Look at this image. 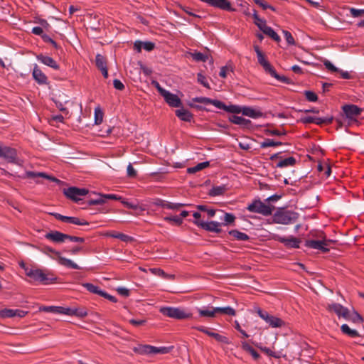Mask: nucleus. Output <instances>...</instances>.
I'll list each match as a JSON object with an SVG mask.
<instances>
[{"label":"nucleus","instance_id":"f257e3e1","mask_svg":"<svg viewBox=\"0 0 364 364\" xmlns=\"http://www.w3.org/2000/svg\"><path fill=\"white\" fill-rule=\"evenodd\" d=\"M187 105L192 108L199 111L210 112V110L205 105H213L218 109H223L231 114H240L252 119L266 117L267 114L261 111L258 107L250 106H241L237 105H226L223 102L218 100H213L205 97H196L187 102Z\"/></svg>","mask_w":364,"mask_h":364},{"label":"nucleus","instance_id":"f03ea898","mask_svg":"<svg viewBox=\"0 0 364 364\" xmlns=\"http://www.w3.org/2000/svg\"><path fill=\"white\" fill-rule=\"evenodd\" d=\"M22 267L25 269L26 275L36 282H39L43 284H48L55 282L57 277H48L41 269H29L25 268V265L22 263Z\"/></svg>","mask_w":364,"mask_h":364},{"label":"nucleus","instance_id":"7ed1b4c3","mask_svg":"<svg viewBox=\"0 0 364 364\" xmlns=\"http://www.w3.org/2000/svg\"><path fill=\"white\" fill-rule=\"evenodd\" d=\"M343 115L348 120V125L357 124L358 122L357 118L361 114L363 109L357 105L351 104H346L341 107Z\"/></svg>","mask_w":364,"mask_h":364},{"label":"nucleus","instance_id":"20e7f679","mask_svg":"<svg viewBox=\"0 0 364 364\" xmlns=\"http://www.w3.org/2000/svg\"><path fill=\"white\" fill-rule=\"evenodd\" d=\"M274 208V206L265 204L259 198L253 200L247 207V210L250 212L259 213L264 216L272 215Z\"/></svg>","mask_w":364,"mask_h":364},{"label":"nucleus","instance_id":"39448f33","mask_svg":"<svg viewBox=\"0 0 364 364\" xmlns=\"http://www.w3.org/2000/svg\"><path fill=\"white\" fill-rule=\"evenodd\" d=\"M160 313L165 316L178 320L189 318L192 316L191 313L186 312L184 309L177 307H161Z\"/></svg>","mask_w":364,"mask_h":364},{"label":"nucleus","instance_id":"423d86ee","mask_svg":"<svg viewBox=\"0 0 364 364\" xmlns=\"http://www.w3.org/2000/svg\"><path fill=\"white\" fill-rule=\"evenodd\" d=\"M299 218V213L291 210H279L273 217L276 223L287 225L293 223Z\"/></svg>","mask_w":364,"mask_h":364},{"label":"nucleus","instance_id":"0eeeda50","mask_svg":"<svg viewBox=\"0 0 364 364\" xmlns=\"http://www.w3.org/2000/svg\"><path fill=\"white\" fill-rule=\"evenodd\" d=\"M41 252L46 255H49L50 253L54 254L57 257L58 262L64 267L74 269H80L81 268L72 260L63 257L60 255V252L55 250V249L49 247V246H43L41 249Z\"/></svg>","mask_w":364,"mask_h":364},{"label":"nucleus","instance_id":"6e6552de","mask_svg":"<svg viewBox=\"0 0 364 364\" xmlns=\"http://www.w3.org/2000/svg\"><path fill=\"white\" fill-rule=\"evenodd\" d=\"M255 50L257 53L258 63L263 67L267 73H268L272 77L281 80L282 81H285L286 78L284 77H280L276 73L274 68L270 65V63L265 59V57L262 52L260 50L259 46H255L254 47Z\"/></svg>","mask_w":364,"mask_h":364},{"label":"nucleus","instance_id":"1a4fd4ad","mask_svg":"<svg viewBox=\"0 0 364 364\" xmlns=\"http://www.w3.org/2000/svg\"><path fill=\"white\" fill-rule=\"evenodd\" d=\"M259 316L264 320L271 327L279 328L284 326L285 322L281 318L270 315L267 311L258 309L257 311Z\"/></svg>","mask_w":364,"mask_h":364},{"label":"nucleus","instance_id":"9d476101","mask_svg":"<svg viewBox=\"0 0 364 364\" xmlns=\"http://www.w3.org/2000/svg\"><path fill=\"white\" fill-rule=\"evenodd\" d=\"M63 193L68 198L75 203H79L81 200L79 197L87 195L88 193V190L86 188H79L77 187L72 186L68 188H64Z\"/></svg>","mask_w":364,"mask_h":364},{"label":"nucleus","instance_id":"9b49d317","mask_svg":"<svg viewBox=\"0 0 364 364\" xmlns=\"http://www.w3.org/2000/svg\"><path fill=\"white\" fill-rule=\"evenodd\" d=\"M192 223L208 232L219 234L223 231L220 228L222 223L217 221L204 222L203 220H192Z\"/></svg>","mask_w":364,"mask_h":364},{"label":"nucleus","instance_id":"f8f14e48","mask_svg":"<svg viewBox=\"0 0 364 364\" xmlns=\"http://www.w3.org/2000/svg\"><path fill=\"white\" fill-rule=\"evenodd\" d=\"M0 158H3L9 163H16L17 160V151L10 146H4L0 142Z\"/></svg>","mask_w":364,"mask_h":364},{"label":"nucleus","instance_id":"ddd939ff","mask_svg":"<svg viewBox=\"0 0 364 364\" xmlns=\"http://www.w3.org/2000/svg\"><path fill=\"white\" fill-rule=\"evenodd\" d=\"M274 240L282 243L287 248H299L301 240L294 236L289 237H282L278 235L274 236Z\"/></svg>","mask_w":364,"mask_h":364},{"label":"nucleus","instance_id":"4468645a","mask_svg":"<svg viewBox=\"0 0 364 364\" xmlns=\"http://www.w3.org/2000/svg\"><path fill=\"white\" fill-rule=\"evenodd\" d=\"M50 215L55 217L58 220L71 223L77 225H88L90 223L84 219H80L77 217L65 216L58 213H50Z\"/></svg>","mask_w":364,"mask_h":364},{"label":"nucleus","instance_id":"2eb2a0df","mask_svg":"<svg viewBox=\"0 0 364 364\" xmlns=\"http://www.w3.org/2000/svg\"><path fill=\"white\" fill-rule=\"evenodd\" d=\"M52 100L55 102L56 107L63 112L68 113L66 105L73 104L70 97L64 92L59 94L58 96L52 97Z\"/></svg>","mask_w":364,"mask_h":364},{"label":"nucleus","instance_id":"dca6fc26","mask_svg":"<svg viewBox=\"0 0 364 364\" xmlns=\"http://www.w3.org/2000/svg\"><path fill=\"white\" fill-rule=\"evenodd\" d=\"M304 246L308 248L318 250L323 253H327L330 251L329 247H326V243L323 242V238L319 240H306Z\"/></svg>","mask_w":364,"mask_h":364},{"label":"nucleus","instance_id":"f3484780","mask_svg":"<svg viewBox=\"0 0 364 364\" xmlns=\"http://www.w3.org/2000/svg\"><path fill=\"white\" fill-rule=\"evenodd\" d=\"M26 177L28 178H33L36 179V183H40L39 178H43L48 179L51 181L55 182L58 184L62 183L63 181L58 179L57 178L48 175L47 173L44 172H35V171H26Z\"/></svg>","mask_w":364,"mask_h":364},{"label":"nucleus","instance_id":"a211bd4d","mask_svg":"<svg viewBox=\"0 0 364 364\" xmlns=\"http://www.w3.org/2000/svg\"><path fill=\"white\" fill-rule=\"evenodd\" d=\"M163 97L165 102L172 107H181L182 106L181 100L178 95L172 92H159Z\"/></svg>","mask_w":364,"mask_h":364},{"label":"nucleus","instance_id":"6ab92c4d","mask_svg":"<svg viewBox=\"0 0 364 364\" xmlns=\"http://www.w3.org/2000/svg\"><path fill=\"white\" fill-rule=\"evenodd\" d=\"M28 314V311H25L21 309H4L0 311V317L1 318H12L18 316L20 318L24 317Z\"/></svg>","mask_w":364,"mask_h":364},{"label":"nucleus","instance_id":"aec40b11","mask_svg":"<svg viewBox=\"0 0 364 364\" xmlns=\"http://www.w3.org/2000/svg\"><path fill=\"white\" fill-rule=\"evenodd\" d=\"M175 111V114L181 121L191 122L193 119V114L188 109H184L183 105Z\"/></svg>","mask_w":364,"mask_h":364},{"label":"nucleus","instance_id":"412c9836","mask_svg":"<svg viewBox=\"0 0 364 364\" xmlns=\"http://www.w3.org/2000/svg\"><path fill=\"white\" fill-rule=\"evenodd\" d=\"M45 237L55 242H63L68 237L67 234L55 230L46 233Z\"/></svg>","mask_w":364,"mask_h":364},{"label":"nucleus","instance_id":"4be33fe9","mask_svg":"<svg viewBox=\"0 0 364 364\" xmlns=\"http://www.w3.org/2000/svg\"><path fill=\"white\" fill-rule=\"evenodd\" d=\"M36 58L38 61L43 64L53 68L54 70H58L59 65L57 62L51 57L44 55L43 54L38 55Z\"/></svg>","mask_w":364,"mask_h":364},{"label":"nucleus","instance_id":"5701e85b","mask_svg":"<svg viewBox=\"0 0 364 364\" xmlns=\"http://www.w3.org/2000/svg\"><path fill=\"white\" fill-rule=\"evenodd\" d=\"M32 75L34 80L39 84H45L47 82V77L36 64L34 65Z\"/></svg>","mask_w":364,"mask_h":364},{"label":"nucleus","instance_id":"b1692460","mask_svg":"<svg viewBox=\"0 0 364 364\" xmlns=\"http://www.w3.org/2000/svg\"><path fill=\"white\" fill-rule=\"evenodd\" d=\"M241 348L244 351L250 353L255 360H258L260 358L259 353L255 349H254L247 341L241 342Z\"/></svg>","mask_w":364,"mask_h":364},{"label":"nucleus","instance_id":"393cba45","mask_svg":"<svg viewBox=\"0 0 364 364\" xmlns=\"http://www.w3.org/2000/svg\"><path fill=\"white\" fill-rule=\"evenodd\" d=\"M198 316L200 318H215L216 317L215 307H208V309H198Z\"/></svg>","mask_w":364,"mask_h":364},{"label":"nucleus","instance_id":"a878e982","mask_svg":"<svg viewBox=\"0 0 364 364\" xmlns=\"http://www.w3.org/2000/svg\"><path fill=\"white\" fill-rule=\"evenodd\" d=\"M259 127H265L267 129L264 130V134L267 136H284L287 134V132L284 129L282 132L277 129H271L268 127H272L273 124L267 123L265 125H259Z\"/></svg>","mask_w":364,"mask_h":364},{"label":"nucleus","instance_id":"bb28decb","mask_svg":"<svg viewBox=\"0 0 364 364\" xmlns=\"http://www.w3.org/2000/svg\"><path fill=\"white\" fill-rule=\"evenodd\" d=\"M262 27L260 30L266 35L272 38L275 41H279L280 37L278 34L269 26H267V24L262 23Z\"/></svg>","mask_w":364,"mask_h":364},{"label":"nucleus","instance_id":"cd10ccee","mask_svg":"<svg viewBox=\"0 0 364 364\" xmlns=\"http://www.w3.org/2000/svg\"><path fill=\"white\" fill-rule=\"evenodd\" d=\"M228 188L226 185H222L219 186H213V188L209 191L208 195L212 197L218 196L223 195L227 191Z\"/></svg>","mask_w":364,"mask_h":364},{"label":"nucleus","instance_id":"c85d7f7f","mask_svg":"<svg viewBox=\"0 0 364 364\" xmlns=\"http://www.w3.org/2000/svg\"><path fill=\"white\" fill-rule=\"evenodd\" d=\"M211 6L225 11H232L231 4L228 0H213Z\"/></svg>","mask_w":364,"mask_h":364},{"label":"nucleus","instance_id":"c756f323","mask_svg":"<svg viewBox=\"0 0 364 364\" xmlns=\"http://www.w3.org/2000/svg\"><path fill=\"white\" fill-rule=\"evenodd\" d=\"M102 194L99 193L97 194V197L96 198H90L87 200L85 203V206L83 207L84 209H86L88 206L91 205H102L105 203V200H104V198L102 196Z\"/></svg>","mask_w":364,"mask_h":364},{"label":"nucleus","instance_id":"7c9ffc66","mask_svg":"<svg viewBox=\"0 0 364 364\" xmlns=\"http://www.w3.org/2000/svg\"><path fill=\"white\" fill-rule=\"evenodd\" d=\"M228 234L235 237L237 240L247 241L250 240L249 235L237 230H231L228 232Z\"/></svg>","mask_w":364,"mask_h":364},{"label":"nucleus","instance_id":"2f4dec72","mask_svg":"<svg viewBox=\"0 0 364 364\" xmlns=\"http://www.w3.org/2000/svg\"><path fill=\"white\" fill-rule=\"evenodd\" d=\"M296 163V160L294 157L293 156H290V157H288L287 159H282L280 160L276 167L277 168H284V167H287V166H294Z\"/></svg>","mask_w":364,"mask_h":364},{"label":"nucleus","instance_id":"473e14b6","mask_svg":"<svg viewBox=\"0 0 364 364\" xmlns=\"http://www.w3.org/2000/svg\"><path fill=\"white\" fill-rule=\"evenodd\" d=\"M341 331L343 334H346L350 338H355L360 336L356 330L351 329L347 324H343L341 326Z\"/></svg>","mask_w":364,"mask_h":364},{"label":"nucleus","instance_id":"72a5a7b5","mask_svg":"<svg viewBox=\"0 0 364 364\" xmlns=\"http://www.w3.org/2000/svg\"><path fill=\"white\" fill-rule=\"evenodd\" d=\"M252 343L257 348H259L262 352L266 353L267 355L270 357H273L275 358H281V353L280 352H274L271 349H269L267 347H263L259 346L258 343Z\"/></svg>","mask_w":364,"mask_h":364},{"label":"nucleus","instance_id":"f704fd0d","mask_svg":"<svg viewBox=\"0 0 364 364\" xmlns=\"http://www.w3.org/2000/svg\"><path fill=\"white\" fill-rule=\"evenodd\" d=\"M133 351L140 355H150V345L139 344L133 348Z\"/></svg>","mask_w":364,"mask_h":364},{"label":"nucleus","instance_id":"c9c22d12","mask_svg":"<svg viewBox=\"0 0 364 364\" xmlns=\"http://www.w3.org/2000/svg\"><path fill=\"white\" fill-rule=\"evenodd\" d=\"M215 311L217 314L228 315V316H235L236 311L230 307V306H225V307H215Z\"/></svg>","mask_w":364,"mask_h":364},{"label":"nucleus","instance_id":"e433bc0d","mask_svg":"<svg viewBox=\"0 0 364 364\" xmlns=\"http://www.w3.org/2000/svg\"><path fill=\"white\" fill-rule=\"evenodd\" d=\"M209 166H210L209 161L201 162V163L198 164L196 166H195L193 167L188 168L187 173H195L199 171L203 170L205 168L208 167Z\"/></svg>","mask_w":364,"mask_h":364},{"label":"nucleus","instance_id":"4c0bfd02","mask_svg":"<svg viewBox=\"0 0 364 364\" xmlns=\"http://www.w3.org/2000/svg\"><path fill=\"white\" fill-rule=\"evenodd\" d=\"M191 56L193 59L197 62H205L206 60H208L210 58V55L208 53H200V52H195L191 53Z\"/></svg>","mask_w":364,"mask_h":364},{"label":"nucleus","instance_id":"58836bf2","mask_svg":"<svg viewBox=\"0 0 364 364\" xmlns=\"http://www.w3.org/2000/svg\"><path fill=\"white\" fill-rule=\"evenodd\" d=\"M62 306H42L39 307L40 311L50 312L53 314H61Z\"/></svg>","mask_w":364,"mask_h":364},{"label":"nucleus","instance_id":"ea45409f","mask_svg":"<svg viewBox=\"0 0 364 364\" xmlns=\"http://www.w3.org/2000/svg\"><path fill=\"white\" fill-rule=\"evenodd\" d=\"M108 235L114 238L119 239L120 240L126 242H131L133 240V238L132 237L122 232H113L109 233Z\"/></svg>","mask_w":364,"mask_h":364},{"label":"nucleus","instance_id":"a19ab883","mask_svg":"<svg viewBox=\"0 0 364 364\" xmlns=\"http://www.w3.org/2000/svg\"><path fill=\"white\" fill-rule=\"evenodd\" d=\"M283 143L281 141H276L272 139H264V140L260 143V147L264 149L270 146H278L282 145Z\"/></svg>","mask_w":364,"mask_h":364},{"label":"nucleus","instance_id":"79ce46f5","mask_svg":"<svg viewBox=\"0 0 364 364\" xmlns=\"http://www.w3.org/2000/svg\"><path fill=\"white\" fill-rule=\"evenodd\" d=\"M348 321H350L354 323H361L363 322L364 319L359 313L353 309V311L350 313Z\"/></svg>","mask_w":364,"mask_h":364},{"label":"nucleus","instance_id":"37998d69","mask_svg":"<svg viewBox=\"0 0 364 364\" xmlns=\"http://www.w3.org/2000/svg\"><path fill=\"white\" fill-rule=\"evenodd\" d=\"M84 287L86 288V289L90 291V293L95 294L97 295L101 296L102 293V290H101L99 287L94 285L92 283H84L82 284Z\"/></svg>","mask_w":364,"mask_h":364},{"label":"nucleus","instance_id":"c03bdc74","mask_svg":"<svg viewBox=\"0 0 364 364\" xmlns=\"http://www.w3.org/2000/svg\"><path fill=\"white\" fill-rule=\"evenodd\" d=\"M343 307L344 306L340 304L333 303L331 304H328L326 309L329 311L335 312L337 314V316H338L340 315L341 311L343 310Z\"/></svg>","mask_w":364,"mask_h":364},{"label":"nucleus","instance_id":"a18cd8bd","mask_svg":"<svg viewBox=\"0 0 364 364\" xmlns=\"http://www.w3.org/2000/svg\"><path fill=\"white\" fill-rule=\"evenodd\" d=\"M95 64L98 69H102L107 67V62L103 55L97 54L95 57Z\"/></svg>","mask_w":364,"mask_h":364},{"label":"nucleus","instance_id":"49530a36","mask_svg":"<svg viewBox=\"0 0 364 364\" xmlns=\"http://www.w3.org/2000/svg\"><path fill=\"white\" fill-rule=\"evenodd\" d=\"M87 310L85 307L74 308L73 316L82 318L87 316Z\"/></svg>","mask_w":364,"mask_h":364},{"label":"nucleus","instance_id":"de8ad7c7","mask_svg":"<svg viewBox=\"0 0 364 364\" xmlns=\"http://www.w3.org/2000/svg\"><path fill=\"white\" fill-rule=\"evenodd\" d=\"M235 219H236V218L232 213H225L224 219H223L224 222L221 223L222 225H228L234 224Z\"/></svg>","mask_w":364,"mask_h":364},{"label":"nucleus","instance_id":"09e8293b","mask_svg":"<svg viewBox=\"0 0 364 364\" xmlns=\"http://www.w3.org/2000/svg\"><path fill=\"white\" fill-rule=\"evenodd\" d=\"M237 114H233L228 117V120L232 124L241 126L242 122H243L244 117L236 115Z\"/></svg>","mask_w":364,"mask_h":364},{"label":"nucleus","instance_id":"8fccbe9b","mask_svg":"<svg viewBox=\"0 0 364 364\" xmlns=\"http://www.w3.org/2000/svg\"><path fill=\"white\" fill-rule=\"evenodd\" d=\"M197 209L200 210V211H203V212H205L207 213L208 215L210 217V218H212L215 215V212L216 210L215 209H213V208H208V207L206 205H198L196 206Z\"/></svg>","mask_w":364,"mask_h":364},{"label":"nucleus","instance_id":"3c124183","mask_svg":"<svg viewBox=\"0 0 364 364\" xmlns=\"http://www.w3.org/2000/svg\"><path fill=\"white\" fill-rule=\"evenodd\" d=\"M213 338L217 341L218 343H225V344H230V341L229 338L225 336L220 335L218 333H215L213 336Z\"/></svg>","mask_w":364,"mask_h":364},{"label":"nucleus","instance_id":"603ef678","mask_svg":"<svg viewBox=\"0 0 364 364\" xmlns=\"http://www.w3.org/2000/svg\"><path fill=\"white\" fill-rule=\"evenodd\" d=\"M231 73H232L231 68L226 65L220 68V70L219 72V76L220 77L225 78L228 75H230Z\"/></svg>","mask_w":364,"mask_h":364},{"label":"nucleus","instance_id":"864d4df0","mask_svg":"<svg viewBox=\"0 0 364 364\" xmlns=\"http://www.w3.org/2000/svg\"><path fill=\"white\" fill-rule=\"evenodd\" d=\"M102 119H103V112L99 107H97L95 109V124H101L102 122Z\"/></svg>","mask_w":364,"mask_h":364},{"label":"nucleus","instance_id":"5fc2aeb1","mask_svg":"<svg viewBox=\"0 0 364 364\" xmlns=\"http://www.w3.org/2000/svg\"><path fill=\"white\" fill-rule=\"evenodd\" d=\"M164 220L168 221V222L173 221L175 223V224L176 225H178V226L183 223V219L180 216H178V215L166 216L164 218Z\"/></svg>","mask_w":364,"mask_h":364},{"label":"nucleus","instance_id":"6e6d98bb","mask_svg":"<svg viewBox=\"0 0 364 364\" xmlns=\"http://www.w3.org/2000/svg\"><path fill=\"white\" fill-rule=\"evenodd\" d=\"M153 204L156 206H159V207H162V208L168 209V205H171V202L166 201L161 198H156L153 202Z\"/></svg>","mask_w":364,"mask_h":364},{"label":"nucleus","instance_id":"4d7b16f0","mask_svg":"<svg viewBox=\"0 0 364 364\" xmlns=\"http://www.w3.org/2000/svg\"><path fill=\"white\" fill-rule=\"evenodd\" d=\"M193 328L196 329L197 331H198L200 332H203L205 334H206L208 336L212 337V338H213V336L215 333L214 332H212V331H209L208 328H205V326H196V327H193Z\"/></svg>","mask_w":364,"mask_h":364},{"label":"nucleus","instance_id":"13d9d810","mask_svg":"<svg viewBox=\"0 0 364 364\" xmlns=\"http://www.w3.org/2000/svg\"><path fill=\"white\" fill-rule=\"evenodd\" d=\"M350 13L352 15L353 17H360L362 15L364 14V9H357L355 8H350L349 9Z\"/></svg>","mask_w":364,"mask_h":364},{"label":"nucleus","instance_id":"bf43d9fd","mask_svg":"<svg viewBox=\"0 0 364 364\" xmlns=\"http://www.w3.org/2000/svg\"><path fill=\"white\" fill-rule=\"evenodd\" d=\"M256 4L259 5L260 7H262L264 10L267 9H270L272 11H274V8L272 6L267 4L266 2H264L263 0H252Z\"/></svg>","mask_w":364,"mask_h":364},{"label":"nucleus","instance_id":"052dcab7","mask_svg":"<svg viewBox=\"0 0 364 364\" xmlns=\"http://www.w3.org/2000/svg\"><path fill=\"white\" fill-rule=\"evenodd\" d=\"M198 81L202 84L205 88L210 89L207 78L201 74L198 75Z\"/></svg>","mask_w":364,"mask_h":364},{"label":"nucleus","instance_id":"680f3d73","mask_svg":"<svg viewBox=\"0 0 364 364\" xmlns=\"http://www.w3.org/2000/svg\"><path fill=\"white\" fill-rule=\"evenodd\" d=\"M142 48L146 51H151L155 48V44L151 41H142Z\"/></svg>","mask_w":364,"mask_h":364},{"label":"nucleus","instance_id":"e2e57ef3","mask_svg":"<svg viewBox=\"0 0 364 364\" xmlns=\"http://www.w3.org/2000/svg\"><path fill=\"white\" fill-rule=\"evenodd\" d=\"M323 64L326 66V68L331 72L337 73L340 71V70L335 67L329 60H326Z\"/></svg>","mask_w":364,"mask_h":364},{"label":"nucleus","instance_id":"0e129e2a","mask_svg":"<svg viewBox=\"0 0 364 364\" xmlns=\"http://www.w3.org/2000/svg\"><path fill=\"white\" fill-rule=\"evenodd\" d=\"M283 33H284V38H285L286 41H287L288 44L294 45L295 43L294 39L292 35L291 34V33H289L287 31H283Z\"/></svg>","mask_w":364,"mask_h":364},{"label":"nucleus","instance_id":"69168bd1","mask_svg":"<svg viewBox=\"0 0 364 364\" xmlns=\"http://www.w3.org/2000/svg\"><path fill=\"white\" fill-rule=\"evenodd\" d=\"M129 323L134 326H143L146 323V319H134L132 318L129 321Z\"/></svg>","mask_w":364,"mask_h":364},{"label":"nucleus","instance_id":"338daca9","mask_svg":"<svg viewBox=\"0 0 364 364\" xmlns=\"http://www.w3.org/2000/svg\"><path fill=\"white\" fill-rule=\"evenodd\" d=\"M127 176L129 178H135L137 176L136 170L134 168L132 165L129 164L127 168Z\"/></svg>","mask_w":364,"mask_h":364},{"label":"nucleus","instance_id":"774afa93","mask_svg":"<svg viewBox=\"0 0 364 364\" xmlns=\"http://www.w3.org/2000/svg\"><path fill=\"white\" fill-rule=\"evenodd\" d=\"M234 327H235V328L237 331H239V332L242 335V336H243L244 338H248V337L250 336L246 333V331H244V330L241 328V326H240V323H239V322H238L237 321H235V322H234Z\"/></svg>","mask_w":364,"mask_h":364}]
</instances>
